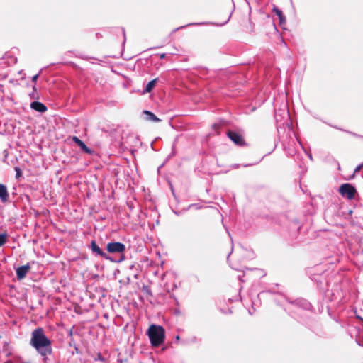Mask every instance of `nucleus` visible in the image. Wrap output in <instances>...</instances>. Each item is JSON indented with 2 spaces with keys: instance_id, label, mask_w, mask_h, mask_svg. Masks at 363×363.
Segmentation results:
<instances>
[{
  "instance_id": "f257e3e1",
  "label": "nucleus",
  "mask_w": 363,
  "mask_h": 363,
  "mask_svg": "<svg viewBox=\"0 0 363 363\" xmlns=\"http://www.w3.org/2000/svg\"><path fill=\"white\" fill-rule=\"evenodd\" d=\"M29 344L40 355L43 361H45L48 356L52 353V341L47 337L44 329L41 327L36 328L32 331Z\"/></svg>"
},
{
  "instance_id": "f03ea898",
  "label": "nucleus",
  "mask_w": 363,
  "mask_h": 363,
  "mask_svg": "<svg viewBox=\"0 0 363 363\" xmlns=\"http://www.w3.org/2000/svg\"><path fill=\"white\" fill-rule=\"evenodd\" d=\"M147 335L153 347H159L164 342L165 330L162 326L151 325L148 328Z\"/></svg>"
},
{
  "instance_id": "7ed1b4c3",
  "label": "nucleus",
  "mask_w": 363,
  "mask_h": 363,
  "mask_svg": "<svg viewBox=\"0 0 363 363\" xmlns=\"http://www.w3.org/2000/svg\"><path fill=\"white\" fill-rule=\"evenodd\" d=\"M339 191L342 196L351 199L354 196L356 189L350 184H344L340 186Z\"/></svg>"
},
{
  "instance_id": "20e7f679",
  "label": "nucleus",
  "mask_w": 363,
  "mask_h": 363,
  "mask_svg": "<svg viewBox=\"0 0 363 363\" xmlns=\"http://www.w3.org/2000/svg\"><path fill=\"white\" fill-rule=\"evenodd\" d=\"M106 249L110 253H123L125 250V246L122 242H113L108 243Z\"/></svg>"
},
{
  "instance_id": "39448f33",
  "label": "nucleus",
  "mask_w": 363,
  "mask_h": 363,
  "mask_svg": "<svg viewBox=\"0 0 363 363\" xmlns=\"http://www.w3.org/2000/svg\"><path fill=\"white\" fill-rule=\"evenodd\" d=\"M228 138L237 145L238 146H244L245 145V141L242 135L235 131L229 130L227 133Z\"/></svg>"
},
{
  "instance_id": "423d86ee",
  "label": "nucleus",
  "mask_w": 363,
  "mask_h": 363,
  "mask_svg": "<svg viewBox=\"0 0 363 363\" xmlns=\"http://www.w3.org/2000/svg\"><path fill=\"white\" fill-rule=\"evenodd\" d=\"M91 249L94 253L99 255L106 259H111V257L97 245L95 241H92L91 243Z\"/></svg>"
},
{
  "instance_id": "0eeeda50",
  "label": "nucleus",
  "mask_w": 363,
  "mask_h": 363,
  "mask_svg": "<svg viewBox=\"0 0 363 363\" xmlns=\"http://www.w3.org/2000/svg\"><path fill=\"white\" fill-rule=\"evenodd\" d=\"M30 269V266L29 263H28L26 265L18 267L16 269V277L18 279L21 280L23 278H25Z\"/></svg>"
},
{
  "instance_id": "6e6552de",
  "label": "nucleus",
  "mask_w": 363,
  "mask_h": 363,
  "mask_svg": "<svg viewBox=\"0 0 363 363\" xmlns=\"http://www.w3.org/2000/svg\"><path fill=\"white\" fill-rule=\"evenodd\" d=\"M72 141L74 142L84 152L88 154H91L92 152L91 150L89 147H88L86 145V144L82 140H81L78 137L73 136Z\"/></svg>"
},
{
  "instance_id": "1a4fd4ad",
  "label": "nucleus",
  "mask_w": 363,
  "mask_h": 363,
  "mask_svg": "<svg viewBox=\"0 0 363 363\" xmlns=\"http://www.w3.org/2000/svg\"><path fill=\"white\" fill-rule=\"evenodd\" d=\"M9 192L6 185L0 184V200L2 203H6L9 200Z\"/></svg>"
},
{
  "instance_id": "9d476101",
  "label": "nucleus",
  "mask_w": 363,
  "mask_h": 363,
  "mask_svg": "<svg viewBox=\"0 0 363 363\" xmlns=\"http://www.w3.org/2000/svg\"><path fill=\"white\" fill-rule=\"evenodd\" d=\"M30 108L40 113H44L48 109L44 104L39 101H33L30 104Z\"/></svg>"
},
{
  "instance_id": "9b49d317",
  "label": "nucleus",
  "mask_w": 363,
  "mask_h": 363,
  "mask_svg": "<svg viewBox=\"0 0 363 363\" xmlns=\"http://www.w3.org/2000/svg\"><path fill=\"white\" fill-rule=\"evenodd\" d=\"M145 116V119L148 121L160 122L161 120L158 118L153 113L149 111H144L143 112Z\"/></svg>"
},
{
  "instance_id": "f8f14e48",
  "label": "nucleus",
  "mask_w": 363,
  "mask_h": 363,
  "mask_svg": "<svg viewBox=\"0 0 363 363\" xmlns=\"http://www.w3.org/2000/svg\"><path fill=\"white\" fill-rule=\"evenodd\" d=\"M273 12L275 13L276 15L279 17V24L281 26L284 25L286 23V18L284 16L282 11L277 7H274Z\"/></svg>"
},
{
  "instance_id": "ddd939ff",
  "label": "nucleus",
  "mask_w": 363,
  "mask_h": 363,
  "mask_svg": "<svg viewBox=\"0 0 363 363\" xmlns=\"http://www.w3.org/2000/svg\"><path fill=\"white\" fill-rule=\"evenodd\" d=\"M157 80H158V79L156 78V79L149 82L147 83V84L146 85L145 89H144V93H150V92H151V91L155 86Z\"/></svg>"
},
{
  "instance_id": "4468645a",
  "label": "nucleus",
  "mask_w": 363,
  "mask_h": 363,
  "mask_svg": "<svg viewBox=\"0 0 363 363\" xmlns=\"http://www.w3.org/2000/svg\"><path fill=\"white\" fill-rule=\"evenodd\" d=\"M8 234L6 233L0 234V247L4 245L7 242Z\"/></svg>"
},
{
  "instance_id": "2eb2a0df",
  "label": "nucleus",
  "mask_w": 363,
  "mask_h": 363,
  "mask_svg": "<svg viewBox=\"0 0 363 363\" xmlns=\"http://www.w3.org/2000/svg\"><path fill=\"white\" fill-rule=\"evenodd\" d=\"M33 91L30 94V96L31 99H38V94H37V89L35 86L34 85L33 87Z\"/></svg>"
},
{
  "instance_id": "dca6fc26",
  "label": "nucleus",
  "mask_w": 363,
  "mask_h": 363,
  "mask_svg": "<svg viewBox=\"0 0 363 363\" xmlns=\"http://www.w3.org/2000/svg\"><path fill=\"white\" fill-rule=\"evenodd\" d=\"M15 171H16V177L18 179L22 175V172L21 169L18 167H15Z\"/></svg>"
},
{
  "instance_id": "f3484780",
  "label": "nucleus",
  "mask_w": 363,
  "mask_h": 363,
  "mask_svg": "<svg viewBox=\"0 0 363 363\" xmlns=\"http://www.w3.org/2000/svg\"><path fill=\"white\" fill-rule=\"evenodd\" d=\"M201 23H189V24H188V25H186V26H181V27L177 28L174 30V31L178 30H179L180 28H185V27L189 26L201 25Z\"/></svg>"
},
{
  "instance_id": "a211bd4d",
  "label": "nucleus",
  "mask_w": 363,
  "mask_h": 363,
  "mask_svg": "<svg viewBox=\"0 0 363 363\" xmlns=\"http://www.w3.org/2000/svg\"><path fill=\"white\" fill-rule=\"evenodd\" d=\"M362 167H363V164H361L358 165V166L355 168V169H354V173H356V172H357L360 171V169H361Z\"/></svg>"
},
{
  "instance_id": "6ab92c4d",
  "label": "nucleus",
  "mask_w": 363,
  "mask_h": 363,
  "mask_svg": "<svg viewBox=\"0 0 363 363\" xmlns=\"http://www.w3.org/2000/svg\"><path fill=\"white\" fill-rule=\"evenodd\" d=\"M38 77H39V74H37L34 75L32 77V81L35 83L37 79H38Z\"/></svg>"
},
{
  "instance_id": "aec40b11",
  "label": "nucleus",
  "mask_w": 363,
  "mask_h": 363,
  "mask_svg": "<svg viewBox=\"0 0 363 363\" xmlns=\"http://www.w3.org/2000/svg\"><path fill=\"white\" fill-rule=\"evenodd\" d=\"M357 318H359L362 322V330H363V318H362L359 316H357Z\"/></svg>"
},
{
  "instance_id": "412c9836",
  "label": "nucleus",
  "mask_w": 363,
  "mask_h": 363,
  "mask_svg": "<svg viewBox=\"0 0 363 363\" xmlns=\"http://www.w3.org/2000/svg\"><path fill=\"white\" fill-rule=\"evenodd\" d=\"M197 205L196 204H191L189 206V208H191V207H196Z\"/></svg>"
},
{
  "instance_id": "4be33fe9",
  "label": "nucleus",
  "mask_w": 363,
  "mask_h": 363,
  "mask_svg": "<svg viewBox=\"0 0 363 363\" xmlns=\"http://www.w3.org/2000/svg\"><path fill=\"white\" fill-rule=\"evenodd\" d=\"M164 57H165V54L164 53L160 55V58L161 59L164 58Z\"/></svg>"
},
{
  "instance_id": "5701e85b",
  "label": "nucleus",
  "mask_w": 363,
  "mask_h": 363,
  "mask_svg": "<svg viewBox=\"0 0 363 363\" xmlns=\"http://www.w3.org/2000/svg\"><path fill=\"white\" fill-rule=\"evenodd\" d=\"M123 35H124V41L125 40V30H123Z\"/></svg>"
},
{
  "instance_id": "b1692460",
  "label": "nucleus",
  "mask_w": 363,
  "mask_h": 363,
  "mask_svg": "<svg viewBox=\"0 0 363 363\" xmlns=\"http://www.w3.org/2000/svg\"><path fill=\"white\" fill-rule=\"evenodd\" d=\"M179 340V335H177V336L176 337V340Z\"/></svg>"
},
{
  "instance_id": "393cba45",
  "label": "nucleus",
  "mask_w": 363,
  "mask_h": 363,
  "mask_svg": "<svg viewBox=\"0 0 363 363\" xmlns=\"http://www.w3.org/2000/svg\"><path fill=\"white\" fill-rule=\"evenodd\" d=\"M228 21H229V19H227L226 21H225V23L223 24L227 23V22H228Z\"/></svg>"
},
{
  "instance_id": "a878e982",
  "label": "nucleus",
  "mask_w": 363,
  "mask_h": 363,
  "mask_svg": "<svg viewBox=\"0 0 363 363\" xmlns=\"http://www.w3.org/2000/svg\"><path fill=\"white\" fill-rule=\"evenodd\" d=\"M228 21H229V19H227L226 21H225V23L223 24L227 23V22H228Z\"/></svg>"
},
{
  "instance_id": "bb28decb",
  "label": "nucleus",
  "mask_w": 363,
  "mask_h": 363,
  "mask_svg": "<svg viewBox=\"0 0 363 363\" xmlns=\"http://www.w3.org/2000/svg\"><path fill=\"white\" fill-rule=\"evenodd\" d=\"M228 21H229V19H227L226 21H225V23L223 24L227 23V22H228Z\"/></svg>"
},
{
  "instance_id": "cd10ccee",
  "label": "nucleus",
  "mask_w": 363,
  "mask_h": 363,
  "mask_svg": "<svg viewBox=\"0 0 363 363\" xmlns=\"http://www.w3.org/2000/svg\"><path fill=\"white\" fill-rule=\"evenodd\" d=\"M308 156H309L310 159H312L311 155H308Z\"/></svg>"
},
{
  "instance_id": "c85d7f7f",
  "label": "nucleus",
  "mask_w": 363,
  "mask_h": 363,
  "mask_svg": "<svg viewBox=\"0 0 363 363\" xmlns=\"http://www.w3.org/2000/svg\"><path fill=\"white\" fill-rule=\"evenodd\" d=\"M305 305H306L305 307L306 308V306L308 305V303H305Z\"/></svg>"
}]
</instances>
